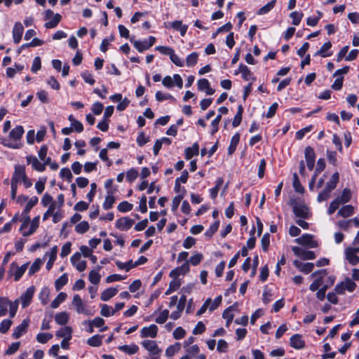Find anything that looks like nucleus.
<instances>
[{
    "instance_id": "1",
    "label": "nucleus",
    "mask_w": 359,
    "mask_h": 359,
    "mask_svg": "<svg viewBox=\"0 0 359 359\" xmlns=\"http://www.w3.org/2000/svg\"><path fill=\"white\" fill-rule=\"evenodd\" d=\"M40 216L37 215L34 217L32 220H28L26 226L22 229V225L20 227L19 231L22 235L25 237L29 236L35 233L39 226Z\"/></svg>"
},
{
    "instance_id": "2",
    "label": "nucleus",
    "mask_w": 359,
    "mask_h": 359,
    "mask_svg": "<svg viewBox=\"0 0 359 359\" xmlns=\"http://www.w3.org/2000/svg\"><path fill=\"white\" fill-rule=\"evenodd\" d=\"M293 212L296 217L309 219L311 215L309 208L304 203L291 201Z\"/></svg>"
},
{
    "instance_id": "3",
    "label": "nucleus",
    "mask_w": 359,
    "mask_h": 359,
    "mask_svg": "<svg viewBox=\"0 0 359 359\" xmlns=\"http://www.w3.org/2000/svg\"><path fill=\"white\" fill-rule=\"evenodd\" d=\"M141 345L149 352V357H161L162 349L158 347L156 341L146 339L141 342Z\"/></svg>"
},
{
    "instance_id": "4",
    "label": "nucleus",
    "mask_w": 359,
    "mask_h": 359,
    "mask_svg": "<svg viewBox=\"0 0 359 359\" xmlns=\"http://www.w3.org/2000/svg\"><path fill=\"white\" fill-rule=\"evenodd\" d=\"M28 263L18 266L15 262L12 263L8 271V278H14L15 281L19 280L27 269Z\"/></svg>"
},
{
    "instance_id": "5",
    "label": "nucleus",
    "mask_w": 359,
    "mask_h": 359,
    "mask_svg": "<svg viewBox=\"0 0 359 359\" xmlns=\"http://www.w3.org/2000/svg\"><path fill=\"white\" fill-rule=\"evenodd\" d=\"M39 198L36 196H32L26 204L23 211L22 212L21 217H22V228L23 229L26 224L28 220H30V217L29 215V213L30 210L38 203Z\"/></svg>"
},
{
    "instance_id": "6",
    "label": "nucleus",
    "mask_w": 359,
    "mask_h": 359,
    "mask_svg": "<svg viewBox=\"0 0 359 359\" xmlns=\"http://www.w3.org/2000/svg\"><path fill=\"white\" fill-rule=\"evenodd\" d=\"M162 84L168 88H172L175 84L181 89L183 86V81L180 74H175L172 78L170 76H165L162 80Z\"/></svg>"
},
{
    "instance_id": "7",
    "label": "nucleus",
    "mask_w": 359,
    "mask_h": 359,
    "mask_svg": "<svg viewBox=\"0 0 359 359\" xmlns=\"http://www.w3.org/2000/svg\"><path fill=\"white\" fill-rule=\"evenodd\" d=\"M131 43H133L134 47L140 53L149 49L151 48L156 41V38L154 36H150L148 39H144L142 41H133L130 39Z\"/></svg>"
},
{
    "instance_id": "8",
    "label": "nucleus",
    "mask_w": 359,
    "mask_h": 359,
    "mask_svg": "<svg viewBox=\"0 0 359 359\" xmlns=\"http://www.w3.org/2000/svg\"><path fill=\"white\" fill-rule=\"evenodd\" d=\"M295 243L306 246L309 248H314L318 246V243L313 239V236L311 234L305 233L301 237L294 240Z\"/></svg>"
},
{
    "instance_id": "9",
    "label": "nucleus",
    "mask_w": 359,
    "mask_h": 359,
    "mask_svg": "<svg viewBox=\"0 0 359 359\" xmlns=\"http://www.w3.org/2000/svg\"><path fill=\"white\" fill-rule=\"evenodd\" d=\"M327 275V270L326 269H321L317 271L313 272L311 274L312 277H316L319 276L309 286V289L314 292L317 290L323 284V278Z\"/></svg>"
},
{
    "instance_id": "10",
    "label": "nucleus",
    "mask_w": 359,
    "mask_h": 359,
    "mask_svg": "<svg viewBox=\"0 0 359 359\" xmlns=\"http://www.w3.org/2000/svg\"><path fill=\"white\" fill-rule=\"evenodd\" d=\"M27 177L25 172V167L22 165H16L14 168V172L13 173V176L11 177V180L17 182L21 183L24 179Z\"/></svg>"
},
{
    "instance_id": "11",
    "label": "nucleus",
    "mask_w": 359,
    "mask_h": 359,
    "mask_svg": "<svg viewBox=\"0 0 359 359\" xmlns=\"http://www.w3.org/2000/svg\"><path fill=\"white\" fill-rule=\"evenodd\" d=\"M35 288L34 286L28 287L26 291L20 296V302L23 309L27 307L32 302Z\"/></svg>"
},
{
    "instance_id": "12",
    "label": "nucleus",
    "mask_w": 359,
    "mask_h": 359,
    "mask_svg": "<svg viewBox=\"0 0 359 359\" xmlns=\"http://www.w3.org/2000/svg\"><path fill=\"white\" fill-rule=\"evenodd\" d=\"M135 221L128 217H123L116 221L115 226L120 231H128L134 224Z\"/></svg>"
},
{
    "instance_id": "13",
    "label": "nucleus",
    "mask_w": 359,
    "mask_h": 359,
    "mask_svg": "<svg viewBox=\"0 0 359 359\" xmlns=\"http://www.w3.org/2000/svg\"><path fill=\"white\" fill-rule=\"evenodd\" d=\"M294 254L304 260H312L316 258V255L313 251L305 250L299 247H292Z\"/></svg>"
},
{
    "instance_id": "14",
    "label": "nucleus",
    "mask_w": 359,
    "mask_h": 359,
    "mask_svg": "<svg viewBox=\"0 0 359 359\" xmlns=\"http://www.w3.org/2000/svg\"><path fill=\"white\" fill-rule=\"evenodd\" d=\"M72 305L74 306L77 313H83L88 315L89 312L86 307V305L83 303L81 297L79 294H74L72 299Z\"/></svg>"
},
{
    "instance_id": "15",
    "label": "nucleus",
    "mask_w": 359,
    "mask_h": 359,
    "mask_svg": "<svg viewBox=\"0 0 359 359\" xmlns=\"http://www.w3.org/2000/svg\"><path fill=\"white\" fill-rule=\"evenodd\" d=\"M71 263L80 272L83 271L87 266L86 261L81 259L80 252H76L72 256Z\"/></svg>"
},
{
    "instance_id": "16",
    "label": "nucleus",
    "mask_w": 359,
    "mask_h": 359,
    "mask_svg": "<svg viewBox=\"0 0 359 359\" xmlns=\"http://www.w3.org/2000/svg\"><path fill=\"white\" fill-rule=\"evenodd\" d=\"M304 156L307 168L312 170L315 165L316 154L312 147H306L304 151Z\"/></svg>"
},
{
    "instance_id": "17",
    "label": "nucleus",
    "mask_w": 359,
    "mask_h": 359,
    "mask_svg": "<svg viewBox=\"0 0 359 359\" xmlns=\"http://www.w3.org/2000/svg\"><path fill=\"white\" fill-rule=\"evenodd\" d=\"M345 259L353 266L359 263V256L357 255L353 247H348L344 250Z\"/></svg>"
},
{
    "instance_id": "18",
    "label": "nucleus",
    "mask_w": 359,
    "mask_h": 359,
    "mask_svg": "<svg viewBox=\"0 0 359 359\" xmlns=\"http://www.w3.org/2000/svg\"><path fill=\"white\" fill-rule=\"evenodd\" d=\"M29 324V320L28 318L24 319L22 322L15 328L12 334L13 338L19 339L22 335L26 333Z\"/></svg>"
},
{
    "instance_id": "19",
    "label": "nucleus",
    "mask_w": 359,
    "mask_h": 359,
    "mask_svg": "<svg viewBox=\"0 0 359 359\" xmlns=\"http://www.w3.org/2000/svg\"><path fill=\"white\" fill-rule=\"evenodd\" d=\"M27 164H31L34 170L38 172H43L45 170V164L40 162L38 158L34 156H27L26 157Z\"/></svg>"
},
{
    "instance_id": "20",
    "label": "nucleus",
    "mask_w": 359,
    "mask_h": 359,
    "mask_svg": "<svg viewBox=\"0 0 359 359\" xmlns=\"http://www.w3.org/2000/svg\"><path fill=\"white\" fill-rule=\"evenodd\" d=\"M290 344L292 348L300 350L304 348L305 341L302 339V335L295 334L290 337Z\"/></svg>"
},
{
    "instance_id": "21",
    "label": "nucleus",
    "mask_w": 359,
    "mask_h": 359,
    "mask_svg": "<svg viewBox=\"0 0 359 359\" xmlns=\"http://www.w3.org/2000/svg\"><path fill=\"white\" fill-rule=\"evenodd\" d=\"M241 73L242 74V77L245 81H253L255 80V78L253 76V74L251 72L250 69L245 65L241 64L238 67V72H235V74H238Z\"/></svg>"
},
{
    "instance_id": "22",
    "label": "nucleus",
    "mask_w": 359,
    "mask_h": 359,
    "mask_svg": "<svg viewBox=\"0 0 359 359\" xmlns=\"http://www.w3.org/2000/svg\"><path fill=\"white\" fill-rule=\"evenodd\" d=\"M158 332V327L152 324L149 327H144L140 331L142 337H151L154 338L156 337Z\"/></svg>"
},
{
    "instance_id": "23",
    "label": "nucleus",
    "mask_w": 359,
    "mask_h": 359,
    "mask_svg": "<svg viewBox=\"0 0 359 359\" xmlns=\"http://www.w3.org/2000/svg\"><path fill=\"white\" fill-rule=\"evenodd\" d=\"M23 32L24 27L19 22H15L13 28V39L15 43H20Z\"/></svg>"
},
{
    "instance_id": "24",
    "label": "nucleus",
    "mask_w": 359,
    "mask_h": 359,
    "mask_svg": "<svg viewBox=\"0 0 359 359\" xmlns=\"http://www.w3.org/2000/svg\"><path fill=\"white\" fill-rule=\"evenodd\" d=\"M198 89L205 91L207 95H211L215 93V90L210 87V82L206 79H201L197 83Z\"/></svg>"
},
{
    "instance_id": "25",
    "label": "nucleus",
    "mask_w": 359,
    "mask_h": 359,
    "mask_svg": "<svg viewBox=\"0 0 359 359\" xmlns=\"http://www.w3.org/2000/svg\"><path fill=\"white\" fill-rule=\"evenodd\" d=\"M293 264L296 268H297L300 271L304 273H309L314 268V264L313 263H303L299 260H294L293 262Z\"/></svg>"
},
{
    "instance_id": "26",
    "label": "nucleus",
    "mask_w": 359,
    "mask_h": 359,
    "mask_svg": "<svg viewBox=\"0 0 359 359\" xmlns=\"http://www.w3.org/2000/svg\"><path fill=\"white\" fill-rule=\"evenodd\" d=\"M55 336L58 338L71 339L72 337V329L69 326H65L58 330Z\"/></svg>"
},
{
    "instance_id": "27",
    "label": "nucleus",
    "mask_w": 359,
    "mask_h": 359,
    "mask_svg": "<svg viewBox=\"0 0 359 359\" xmlns=\"http://www.w3.org/2000/svg\"><path fill=\"white\" fill-rule=\"evenodd\" d=\"M355 212V208L351 205L342 206L337 212V215L346 218L352 216Z\"/></svg>"
},
{
    "instance_id": "28",
    "label": "nucleus",
    "mask_w": 359,
    "mask_h": 359,
    "mask_svg": "<svg viewBox=\"0 0 359 359\" xmlns=\"http://www.w3.org/2000/svg\"><path fill=\"white\" fill-rule=\"evenodd\" d=\"M24 132L23 127L22 126H18L11 130L9 133V137L11 140L18 141L21 139Z\"/></svg>"
},
{
    "instance_id": "29",
    "label": "nucleus",
    "mask_w": 359,
    "mask_h": 359,
    "mask_svg": "<svg viewBox=\"0 0 359 359\" xmlns=\"http://www.w3.org/2000/svg\"><path fill=\"white\" fill-rule=\"evenodd\" d=\"M339 181V172H336L332 175L330 180L327 182L325 188L332 192V191H333L337 187Z\"/></svg>"
},
{
    "instance_id": "30",
    "label": "nucleus",
    "mask_w": 359,
    "mask_h": 359,
    "mask_svg": "<svg viewBox=\"0 0 359 359\" xmlns=\"http://www.w3.org/2000/svg\"><path fill=\"white\" fill-rule=\"evenodd\" d=\"M113 194L114 192L111 190H109L107 191V196L105 197L104 201L102 205V208L104 210H109L113 207L116 201Z\"/></svg>"
},
{
    "instance_id": "31",
    "label": "nucleus",
    "mask_w": 359,
    "mask_h": 359,
    "mask_svg": "<svg viewBox=\"0 0 359 359\" xmlns=\"http://www.w3.org/2000/svg\"><path fill=\"white\" fill-rule=\"evenodd\" d=\"M117 292L118 289L116 287L107 288L101 293L100 299L104 302H107L114 297Z\"/></svg>"
},
{
    "instance_id": "32",
    "label": "nucleus",
    "mask_w": 359,
    "mask_h": 359,
    "mask_svg": "<svg viewBox=\"0 0 359 359\" xmlns=\"http://www.w3.org/2000/svg\"><path fill=\"white\" fill-rule=\"evenodd\" d=\"M69 316L67 312L63 311L55 314V321L60 325H66L69 321Z\"/></svg>"
},
{
    "instance_id": "33",
    "label": "nucleus",
    "mask_w": 359,
    "mask_h": 359,
    "mask_svg": "<svg viewBox=\"0 0 359 359\" xmlns=\"http://www.w3.org/2000/svg\"><path fill=\"white\" fill-rule=\"evenodd\" d=\"M199 152V145L198 143H194L192 147H187L185 149V156L187 159H191L194 156H196Z\"/></svg>"
},
{
    "instance_id": "34",
    "label": "nucleus",
    "mask_w": 359,
    "mask_h": 359,
    "mask_svg": "<svg viewBox=\"0 0 359 359\" xmlns=\"http://www.w3.org/2000/svg\"><path fill=\"white\" fill-rule=\"evenodd\" d=\"M171 27L180 32L181 36H184L188 29V26L183 25L181 20H175L171 23Z\"/></svg>"
},
{
    "instance_id": "35",
    "label": "nucleus",
    "mask_w": 359,
    "mask_h": 359,
    "mask_svg": "<svg viewBox=\"0 0 359 359\" xmlns=\"http://www.w3.org/2000/svg\"><path fill=\"white\" fill-rule=\"evenodd\" d=\"M50 294V292L48 287H44L41 289L39 294V299L43 305H46L48 303Z\"/></svg>"
},
{
    "instance_id": "36",
    "label": "nucleus",
    "mask_w": 359,
    "mask_h": 359,
    "mask_svg": "<svg viewBox=\"0 0 359 359\" xmlns=\"http://www.w3.org/2000/svg\"><path fill=\"white\" fill-rule=\"evenodd\" d=\"M45 261V259H41L40 258H37L35 259V261L33 262V264L31 265L28 274L29 276L34 275L36 272H37L41 266L43 265V262Z\"/></svg>"
},
{
    "instance_id": "37",
    "label": "nucleus",
    "mask_w": 359,
    "mask_h": 359,
    "mask_svg": "<svg viewBox=\"0 0 359 359\" xmlns=\"http://www.w3.org/2000/svg\"><path fill=\"white\" fill-rule=\"evenodd\" d=\"M57 246H54L50 249V252L48 253L49 255V259L46 264V269L47 270H50L53 265L54 262L55 261L57 258Z\"/></svg>"
},
{
    "instance_id": "38",
    "label": "nucleus",
    "mask_w": 359,
    "mask_h": 359,
    "mask_svg": "<svg viewBox=\"0 0 359 359\" xmlns=\"http://www.w3.org/2000/svg\"><path fill=\"white\" fill-rule=\"evenodd\" d=\"M103 336L95 334L87 340V344L92 347H99L102 344Z\"/></svg>"
},
{
    "instance_id": "39",
    "label": "nucleus",
    "mask_w": 359,
    "mask_h": 359,
    "mask_svg": "<svg viewBox=\"0 0 359 359\" xmlns=\"http://www.w3.org/2000/svg\"><path fill=\"white\" fill-rule=\"evenodd\" d=\"M120 351L128 354V355H133L136 353L138 350L139 347L136 344H131V345H123L120 346L118 348Z\"/></svg>"
},
{
    "instance_id": "40",
    "label": "nucleus",
    "mask_w": 359,
    "mask_h": 359,
    "mask_svg": "<svg viewBox=\"0 0 359 359\" xmlns=\"http://www.w3.org/2000/svg\"><path fill=\"white\" fill-rule=\"evenodd\" d=\"M62 19V16L59 13L55 14L50 20L46 22L44 26L47 29H52L55 27Z\"/></svg>"
},
{
    "instance_id": "41",
    "label": "nucleus",
    "mask_w": 359,
    "mask_h": 359,
    "mask_svg": "<svg viewBox=\"0 0 359 359\" xmlns=\"http://www.w3.org/2000/svg\"><path fill=\"white\" fill-rule=\"evenodd\" d=\"M101 266H98L97 270H92L89 273L88 279L89 281L94 284L97 285L100 280V275L99 274V271L100 270Z\"/></svg>"
},
{
    "instance_id": "42",
    "label": "nucleus",
    "mask_w": 359,
    "mask_h": 359,
    "mask_svg": "<svg viewBox=\"0 0 359 359\" xmlns=\"http://www.w3.org/2000/svg\"><path fill=\"white\" fill-rule=\"evenodd\" d=\"M240 140V135L239 133H236L231 140L230 145L228 148V154L229 155H232L233 152L236 151V147Z\"/></svg>"
},
{
    "instance_id": "43",
    "label": "nucleus",
    "mask_w": 359,
    "mask_h": 359,
    "mask_svg": "<svg viewBox=\"0 0 359 359\" xmlns=\"http://www.w3.org/2000/svg\"><path fill=\"white\" fill-rule=\"evenodd\" d=\"M341 204H345L350 201L351 198V191L349 189L345 188L340 196L336 198Z\"/></svg>"
},
{
    "instance_id": "44",
    "label": "nucleus",
    "mask_w": 359,
    "mask_h": 359,
    "mask_svg": "<svg viewBox=\"0 0 359 359\" xmlns=\"http://www.w3.org/2000/svg\"><path fill=\"white\" fill-rule=\"evenodd\" d=\"M68 282V276L67 273L62 274L55 282V287L57 291L60 290Z\"/></svg>"
},
{
    "instance_id": "45",
    "label": "nucleus",
    "mask_w": 359,
    "mask_h": 359,
    "mask_svg": "<svg viewBox=\"0 0 359 359\" xmlns=\"http://www.w3.org/2000/svg\"><path fill=\"white\" fill-rule=\"evenodd\" d=\"M233 306H229L222 313V317L226 320V325L229 327L233 320V314L232 313Z\"/></svg>"
},
{
    "instance_id": "46",
    "label": "nucleus",
    "mask_w": 359,
    "mask_h": 359,
    "mask_svg": "<svg viewBox=\"0 0 359 359\" xmlns=\"http://www.w3.org/2000/svg\"><path fill=\"white\" fill-rule=\"evenodd\" d=\"M332 47V43L330 41L325 42L320 48L319 50H318L316 53V55H320L323 57H329L331 55V53H326V51L330 49Z\"/></svg>"
},
{
    "instance_id": "47",
    "label": "nucleus",
    "mask_w": 359,
    "mask_h": 359,
    "mask_svg": "<svg viewBox=\"0 0 359 359\" xmlns=\"http://www.w3.org/2000/svg\"><path fill=\"white\" fill-rule=\"evenodd\" d=\"M67 298V294L65 292H60L56 298L51 302V307L57 309L61 303H62Z\"/></svg>"
},
{
    "instance_id": "48",
    "label": "nucleus",
    "mask_w": 359,
    "mask_h": 359,
    "mask_svg": "<svg viewBox=\"0 0 359 359\" xmlns=\"http://www.w3.org/2000/svg\"><path fill=\"white\" fill-rule=\"evenodd\" d=\"M276 2V0H272L271 1L267 3L266 5L259 9L257 13V15H262L269 13L275 6Z\"/></svg>"
},
{
    "instance_id": "49",
    "label": "nucleus",
    "mask_w": 359,
    "mask_h": 359,
    "mask_svg": "<svg viewBox=\"0 0 359 359\" xmlns=\"http://www.w3.org/2000/svg\"><path fill=\"white\" fill-rule=\"evenodd\" d=\"M116 264L119 269L125 270L126 271H129L131 269L135 267L134 263L132 260H129L125 263L120 261H116Z\"/></svg>"
},
{
    "instance_id": "50",
    "label": "nucleus",
    "mask_w": 359,
    "mask_h": 359,
    "mask_svg": "<svg viewBox=\"0 0 359 359\" xmlns=\"http://www.w3.org/2000/svg\"><path fill=\"white\" fill-rule=\"evenodd\" d=\"M293 188L294 189L295 191L299 193H304V188L301 184V182L299 180L298 175L297 173L293 174V182H292Z\"/></svg>"
},
{
    "instance_id": "51",
    "label": "nucleus",
    "mask_w": 359,
    "mask_h": 359,
    "mask_svg": "<svg viewBox=\"0 0 359 359\" xmlns=\"http://www.w3.org/2000/svg\"><path fill=\"white\" fill-rule=\"evenodd\" d=\"M100 313L102 316L109 317L115 314V311H114L111 306L107 304H102L101 306Z\"/></svg>"
},
{
    "instance_id": "52",
    "label": "nucleus",
    "mask_w": 359,
    "mask_h": 359,
    "mask_svg": "<svg viewBox=\"0 0 359 359\" xmlns=\"http://www.w3.org/2000/svg\"><path fill=\"white\" fill-rule=\"evenodd\" d=\"M155 97L158 102H162L166 100H171L172 102L175 101V98L172 95L169 93H164L161 91H157Z\"/></svg>"
},
{
    "instance_id": "53",
    "label": "nucleus",
    "mask_w": 359,
    "mask_h": 359,
    "mask_svg": "<svg viewBox=\"0 0 359 359\" xmlns=\"http://www.w3.org/2000/svg\"><path fill=\"white\" fill-rule=\"evenodd\" d=\"M133 208V205L132 203H130L128 201H122L118 205L117 210L120 212H128L130 211Z\"/></svg>"
},
{
    "instance_id": "54",
    "label": "nucleus",
    "mask_w": 359,
    "mask_h": 359,
    "mask_svg": "<svg viewBox=\"0 0 359 359\" xmlns=\"http://www.w3.org/2000/svg\"><path fill=\"white\" fill-rule=\"evenodd\" d=\"M198 55L196 52H193L188 55L186 58V64L188 67L194 66L198 62Z\"/></svg>"
},
{
    "instance_id": "55",
    "label": "nucleus",
    "mask_w": 359,
    "mask_h": 359,
    "mask_svg": "<svg viewBox=\"0 0 359 359\" xmlns=\"http://www.w3.org/2000/svg\"><path fill=\"white\" fill-rule=\"evenodd\" d=\"M53 338V334L50 333L40 332L36 335V340L40 344H46L50 339Z\"/></svg>"
},
{
    "instance_id": "56",
    "label": "nucleus",
    "mask_w": 359,
    "mask_h": 359,
    "mask_svg": "<svg viewBox=\"0 0 359 359\" xmlns=\"http://www.w3.org/2000/svg\"><path fill=\"white\" fill-rule=\"evenodd\" d=\"M303 13L301 12L297 11H293L290 13V17L292 20V24L295 26H297L299 25L302 18H303Z\"/></svg>"
},
{
    "instance_id": "57",
    "label": "nucleus",
    "mask_w": 359,
    "mask_h": 359,
    "mask_svg": "<svg viewBox=\"0 0 359 359\" xmlns=\"http://www.w3.org/2000/svg\"><path fill=\"white\" fill-rule=\"evenodd\" d=\"M89 228L88 222L83 221L75 226V231L79 233H84L88 231Z\"/></svg>"
},
{
    "instance_id": "58",
    "label": "nucleus",
    "mask_w": 359,
    "mask_h": 359,
    "mask_svg": "<svg viewBox=\"0 0 359 359\" xmlns=\"http://www.w3.org/2000/svg\"><path fill=\"white\" fill-rule=\"evenodd\" d=\"M19 305V300L16 299L14 302L9 301L8 306H9V316L11 318H13L17 312L18 308Z\"/></svg>"
},
{
    "instance_id": "59",
    "label": "nucleus",
    "mask_w": 359,
    "mask_h": 359,
    "mask_svg": "<svg viewBox=\"0 0 359 359\" xmlns=\"http://www.w3.org/2000/svg\"><path fill=\"white\" fill-rule=\"evenodd\" d=\"M180 348V344L175 343L173 345L168 346L165 350V355L168 357H171L175 355V353L178 351Z\"/></svg>"
},
{
    "instance_id": "60",
    "label": "nucleus",
    "mask_w": 359,
    "mask_h": 359,
    "mask_svg": "<svg viewBox=\"0 0 359 359\" xmlns=\"http://www.w3.org/2000/svg\"><path fill=\"white\" fill-rule=\"evenodd\" d=\"M341 203L338 199L335 198L330 203L327 209V214L332 215L339 207Z\"/></svg>"
},
{
    "instance_id": "61",
    "label": "nucleus",
    "mask_w": 359,
    "mask_h": 359,
    "mask_svg": "<svg viewBox=\"0 0 359 359\" xmlns=\"http://www.w3.org/2000/svg\"><path fill=\"white\" fill-rule=\"evenodd\" d=\"M168 316L169 311L168 309H165L159 313L158 316L156 318L155 321L158 324H163L167 320Z\"/></svg>"
},
{
    "instance_id": "62",
    "label": "nucleus",
    "mask_w": 359,
    "mask_h": 359,
    "mask_svg": "<svg viewBox=\"0 0 359 359\" xmlns=\"http://www.w3.org/2000/svg\"><path fill=\"white\" fill-rule=\"evenodd\" d=\"M203 258V256L201 253H196L192 255L187 262H189V264H191L193 266H197L202 261Z\"/></svg>"
},
{
    "instance_id": "63",
    "label": "nucleus",
    "mask_w": 359,
    "mask_h": 359,
    "mask_svg": "<svg viewBox=\"0 0 359 359\" xmlns=\"http://www.w3.org/2000/svg\"><path fill=\"white\" fill-rule=\"evenodd\" d=\"M12 325V321L8 319H4L0 323V332L1 333H6L10 329Z\"/></svg>"
},
{
    "instance_id": "64",
    "label": "nucleus",
    "mask_w": 359,
    "mask_h": 359,
    "mask_svg": "<svg viewBox=\"0 0 359 359\" xmlns=\"http://www.w3.org/2000/svg\"><path fill=\"white\" fill-rule=\"evenodd\" d=\"M262 248L264 252H266L270 245V235L269 233H265L261 240Z\"/></svg>"
}]
</instances>
